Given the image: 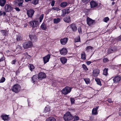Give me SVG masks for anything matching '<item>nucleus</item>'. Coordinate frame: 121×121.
I'll use <instances>...</instances> for the list:
<instances>
[{
    "instance_id": "1",
    "label": "nucleus",
    "mask_w": 121,
    "mask_h": 121,
    "mask_svg": "<svg viewBox=\"0 0 121 121\" xmlns=\"http://www.w3.org/2000/svg\"><path fill=\"white\" fill-rule=\"evenodd\" d=\"M64 118L65 121H69L71 120L73 117L70 112H67L64 115Z\"/></svg>"
},
{
    "instance_id": "2",
    "label": "nucleus",
    "mask_w": 121,
    "mask_h": 121,
    "mask_svg": "<svg viewBox=\"0 0 121 121\" xmlns=\"http://www.w3.org/2000/svg\"><path fill=\"white\" fill-rule=\"evenodd\" d=\"M71 88L68 86L65 87L61 91L62 93L64 95H66L71 91Z\"/></svg>"
},
{
    "instance_id": "3",
    "label": "nucleus",
    "mask_w": 121,
    "mask_h": 121,
    "mask_svg": "<svg viewBox=\"0 0 121 121\" xmlns=\"http://www.w3.org/2000/svg\"><path fill=\"white\" fill-rule=\"evenodd\" d=\"M20 86L18 84H16L14 85L12 88V90L16 93H17L20 91L21 90Z\"/></svg>"
},
{
    "instance_id": "4",
    "label": "nucleus",
    "mask_w": 121,
    "mask_h": 121,
    "mask_svg": "<svg viewBox=\"0 0 121 121\" xmlns=\"http://www.w3.org/2000/svg\"><path fill=\"white\" fill-rule=\"evenodd\" d=\"M113 78V82L114 83H118L121 80V76L120 75H117L112 77Z\"/></svg>"
},
{
    "instance_id": "5",
    "label": "nucleus",
    "mask_w": 121,
    "mask_h": 121,
    "mask_svg": "<svg viewBox=\"0 0 121 121\" xmlns=\"http://www.w3.org/2000/svg\"><path fill=\"white\" fill-rule=\"evenodd\" d=\"M30 26L32 27L33 28L36 27L39 25V22L38 21L34 20L30 22Z\"/></svg>"
},
{
    "instance_id": "6",
    "label": "nucleus",
    "mask_w": 121,
    "mask_h": 121,
    "mask_svg": "<svg viewBox=\"0 0 121 121\" xmlns=\"http://www.w3.org/2000/svg\"><path fill=\"white\" fill-rule=\"evenodd\" d=\"M32 45V43L30 41H28L24 43L23 46L25 49H26L30 47Z\"/></svg>"
},
{
    "instance_id": "7",
    "label": "nucleus",
    "mask_w": 121,
    "mask_h": 121,
    "mask_svg": "<svg viewBox=\"0 0 121 121\" xmlns=\"http://www.w3.org/2000/svg\"><path fill=\"white\" fill-rule=\"evenodd\" d=\"M13 9L12 7L9 5L7 4L5 7L4 9L5 11L6 12H11Z\"/></svg>"
},
{
    "instance_id": "8",
    "label": "nucleus",
    "mask_w": 121,
    "mask_h": 121,
    "mask_svg": "<svg viewBox=\"0 0 121 121\" xmlns=\"http://www.w3.org/2000/svg\"><path fill=\"white\" fill-rule=\"evenodd\" d=\"M50 57V54H48L46 56L43 57V59L44 64H46L48 62Z\"/></svg>"
},
{
    "instance_id": "9",
    "label": "nucleus",
    "mask_w": 121,
    "mask_h": 121,
    "mask_svg": "<svg viewBox=\"0 0 121 121\" xmlns=\"http://www.w3.org/2000/svg\"><path fill=\"white\" fill-rule=\"evenodd\" d=\"M34 11L32 9L28 10L27 12V14L28 16L30 17H32L34 13Z\"/></svg>"
},
{
    "instance_id": "10",
    "label": "nucleus",
    "mask_w": 121,
    "mask_h": 121,
    "mask_svg": "<svg viewBox=\"0 0 121 121\" xmlns=\"http://www.w3.org/2000/svg\"><path fill=\"white\" fill-rule=\"evenodd\" d=\"M29 37L30 39L33 42H36L37 40V38L35 35L34 34H31L29 35Z\"/></svg>"
},
{
    "instance_id": "11",
    "label": "nucleus",
    "mask_w": 121,
    "mask_h": 121,
    "mask_svg": "<svg viewBox=\"0 0 121 121\" xmlns=\"http://www.w3.org/2000/svg\"><path fill=\"white\" fill-rule=\"evenodd\" d=\"M46 77L45 74L43 73H40L38 74V79H39L41 80L45 78Z\"/></svg>"
},
{
    "instance_id": "12",
    "label": "nucleus",
    "mask_w": 121,
    "mask_h": 121,
    "mask_svg": "<svg viewBox=\"0 0 121 121\" xmlns=\"http://www.w3.org/2000/svg\"><path fill=\"white\" fill-rule=\"evenodd\" d=\"M50 111V108L48 106L46 107L44 111V115L47 116H48L49 114V112Z\"/></svg>"
},
{
    "instance_id": "13",
    "label": "nucleus",
    "mask_w": 121,
    "mask_h": 121,
    "mask_svg": "<svg viewBox=\"0 0 121 121\" xmlns=\"http://www.w3.org/2000/svg\"><path fill=\"white\" fill-rule=\"evenodd\" d=\"M91 8H95L98 5V3L94 1H91L90 2Z\"/></svg>"
},
{
    "instance_id": "14",
    "label": "nucleus",
    "mask_w": 121,
    "mask_h": 121,
    "mask_svg": "<svg viewBox=\"0 0 121 121\" xmlns=\"http://www.w3.org/2000/svg\"><path fill=\"white\" fill-rule=\"evenodd\" d=\"M86 22L87 24L89 26H90L93 24L94 21V20H93L89 17H87V18Z\"/></svg>"
},
{
    "instance_id": "15",
    "label": "nucleus",
    "mask_w": 121,
    "mask_h": 121,
    "mask_svg": "<svg viewBox=\"0 0 121 121\" xmlns=\"http://www.w3.org/2000/svg\"><path fill=\"white\" fill-rule=\"evenodd\" d=\"M99 73V70L98 69H95L93 70V75L94 77H97Z\"/></svg>"
},
{
    "instance_id": "16",
    "label": "nucleus",
    "mask_w": 121,
    "mask_h": 121,
    "mask_svg": "<svg viewBox=\"0 0 121 121\" xmlns=\"http://www.w3.org/2000/svg\"><path fill=\"white\" fill-rule=\"evenodd\" d=\"M68 39L67 38H64L63 39H61L60 41L61 44L63 45L65 44L68 41Z\"/></svg>"
},
{
    "instance_id": "17",
    "label": "nucleus",
    "mask_w": 121,
    "mask_h": 121,
    "mask_svg": "<svg viewBox=\"0 0 121 121\" xmlns=\"http://www.w3.org/2000/svg\"><path fill=\"white\" fill-rule=\"evenodd\" d=\"M60 52L61 54L65 55L67 53V51L66 49L63 48L61 50H60Z\"/></svg>"
},
{
    "instance_id": "18",
    "label": "nucleus",
    "mask_w": 121,
    "mask_h": 121,
    "mask_svg": "<svg viewBox=\"0 0 121 121\" xmlns=\"http://www.w3.org/2000/svg\"><path fill=\"white\" fill-rule=\"evenodd\" d=\"M99 107L98 106L93 108L92 111V114L93 115H96L98 114L97 111Z\"/></svg>"
},
{
    "instance_id": "19",
    "label": "nucleus",
    "mask_w": 121,
    "mask_h": 121,
    "mask_svg": "<svg viewBox=\"0 0 121 121\" xmlns=\"http://www.w3.org/2000/svg\"><path fill=\"white\" fill-rule=\"evenodd\" d=\"M60 61L61 63L63 64H64L66 63L67 60V59L64 57H62L60 59Z\"/></svg>"
},
{
    "instance_id": "20",
    "label": "nucleus",
    "mask_w": 121,
    "mask_h": 121,
    "mask_svg": "<svg viewBox=\"0 0 121 121\" xmlns=\"http://www.w3.org/2000/svg\"><path fill=\"white\" fill-rule=\"evenodd\" d=\"M32 79L33 82L34 83L37 82L38 79V78L37 76L36 75H34L32 78Z\"/></svg>"
},
{
    "instance_id": "21",
    "label": "nucleus",
    "mask_w": 121,
    "mask_h": 121,
    "mask_svg": "<svg viewBox=\"0 0 121 121\" xmlns=\"http://www.w3.org/2000/svg\"><path fill=\"white\" fill-rule=\"evenodd\" d=\"M1 117L2 118V119L4 120V121L8 120L9 119V117L7 115H5L4 116L2 115L1 116Z\"/></svg>"
},
{
    "instance_id": "22",
    "label": "nucleus",
    "mask_w": 121,
    "mask_h": 121,
    "mask_svg": "<svg viewBox=\"0 0 121 121\" xmlns=\"http://www.w3.org/2000/svg\"><path fill=\"white\" fill-rule=\"evenodd\" d=\"M71 28L74 31H75L77 30V27L75 24H72L70 26Z\"/></svg>"
},
{
    "instance_id": "23",
    "label": "nucleus",
    "mask_w": 121,
    "mask_h": 121,
    "mask_svg": "<svg viewBox=\"0 0 121 121\" xmlns=\"http://www.w3.org/2000/svg\"><path fill=\"white\" fill-rule=\"evenodd\" d=\"M40 28L43 30H46L47 29V27L45 23L43 22L40 26Z\"/></svg>"
},
{
    "instance_id": "24",
    "label": "nucleus",
    "mask_w": 121,
    "mask_h": 121,
    "mask_svg": "<svg viewBox=\"0 0 121 121\" xmlns=\"http://www.w3.org/2000/svg\"><path fill=\"white\" fill-rule=\"evenodd\" d=\"M64 21L65 22L69 23L70 22V18L69 16H68L64 19Z\"/></svg>"
},
{
    "instance_id": "25",
    "label": "nucleus",
    "mask_w": 121,
    "mask_h": 121,
    "mask_svg": "<svg viewBox=\"0 0 121 121\" xmlns=\"http://www.w3.org/2000/svg\"><path fill=\"white\" fill-rule=\"evenodd\" d=\"M6 3V0H0V5L3 7L4 5Z\"/></svg>"
},
{
    "instance_id": "26",
    "label": "nucleus",
    "mask_w": 121,
    "mask_h": 121,
    "mask_svg": "<svg viewBox=\"0 0 121 121\" xmlns=\"http://www.w3.org/2000/svg\"><path fill=\"white\" fill-rule=\"evenodd\" d=\"M60 21V18H55L53 19V23L54 24H57L59 23Z\"/></svg>"
},
{
    "instance_id": "27",
    "label": "nucleus",
    "mask_w": 121,
    "mask_h": 121,
    "mask_svg": "<svg viewBox=\"0 0 121 121\" xmlns=\"http://www.w3.org/2000/svg\"><path fill=\"white\" fill-rule=\"evenodd\" d=\"M46 121H56V120L55 118L51 117L48 118L46 120Z\"/></svg>"
},
{
    "instance_id": "28",
    "label": "nucleus",
    "mask_w": 121,
    "mask_h": 121,
    "mask_svg": "<svg viewBox=\"0 0 121 121\" xmlns=\"http://www.w3.org/2000/svg\"><path fill=\"white\" fill-rule=\"evenodd\" d=\"M1 32L4 36H6L8 35V32L6 30H2Z\"/></svg>"
},
{
    "instance_id": "29",
    "label": "nucleus",
    "mask_w": 121,
    "mask_h": 121,
    "mask_svg": "<svg viewBox=\"0 0 121 121\" xmlns=\"http://www.w3.org/2000/svg\"><path fill=\"white\" fill-rule=\"evenodd\" d=\"M29 69L30 70L32 71L35 68V67L32 65L30 64L28 65Z\"/></svg>"
},
{
    "instance_id": "30",
    "label": "nucleus",
    "mask_w": 121,
    "mask_h": 121,
    "mask_svg": "<svg viewBox=\"0 0 121 121\" xmlns=\"http://www.w3.org/2000/svg\"><path fill=\"white\" fill-rule=\"evenodd\" d=\"M114 49L113 48H111L108 49V54H110L114 52L115 51Z\"/></svg>"
},
{
    "instance_id": "31",
    "label": "nucleus",
    "mask_w": 121,
    "mask_h": 121,
    "mask_svg": "<svg viewBox=\"0 0 121 121\" xmlns=\"http://www.w3.org/2000/svg\"><path fill=\"white\" fill-rule=\"evenodd\" d=\"M66 13V10L65 9H64L62 10V13L61 14V16L62 17H64Z\"/></svg>"
},
{
    "instance_id": "32",
    "label": "nucleus",
    "mask_w": 121,
    "mask_h": 121,
    "mask_svg": "<svg viewBox=\"0 0 121 121\" xmlns=\"http://www.w3.org/2000/svg\"><path fill=\"white\" fill-rule=\"evenodd\" d=\"M93 47L91 46H87L86 48V51L87 52L90 51V50H91L93 49Z\"/></svg>"
},
{
    "instance_id": "33",
    "label": "nucleus",
    "mask_w": 121,
    "mask_h": 121,
    "mask_svg": "<svg viewBox=\"0 0 121 121\" xmlns=\"http://www.w3.org/2000/svg\"><path fill=\"white\" fill-rule=\"evenodd\" d=\"M95 81L97 82V84L98 85L100 86H101L102 85V84L101 83V82L100 81V80L99 79L97 78H96L95 79Z\"/></svg>"
},
{
    "instance_id": "34",
    "label": "nucleus",
    "mask_w": 121,
    "mask_h": 121,
    "mask_svg": "<svg viewBox=\"0 0 121 121\" xmlns=\"http://www.w3.org/2000/svg\"><path fill=\"white\" fill-rule=\"evenodd\" d=\"M67 3L66 2H63L61 3L60 6L62 7H65L67 6Z\"/></svg>"
},
{
    "instance_id": "35",
    "label": "nucleus",
    "mask_w": 121,
    "mask_h": 121,
    "mask_svg": "<svg viewBox=\"0 0 121 121\" xmlns=\"http://www.w3.org/2000/svg\"><path fill=\"white\" fill-rule=\"evenodd\" d=\"M31 3L35 5H36L38 4L39 0H32Z\"/></svg>"
},
{
    "instance_id": "36",
    "label": "nucleus",
    "mask_w": 121,
    "mask_h": 121,
    "mask_svg": "<svg viewBox=\"0 0 121 121\" xmlns=\"http://www.w3.org/2000/svg\"><path fill=\"white\" fill-rule=\"evenodd\" d=\"M23 2V0H20L18 1V5L19 6H22V4Z\"/></svg>"
},
{
    "instance_id": "37",
    "label": "nucleus",
    "mask_w": 121,
    "mask_h": 121,
    "mask_svg": "<svg viewBox=\"0 0 121 121\" xmlns=\"http://www.w3.org/2000/svg\"><path fill=\"white\" fill-rule=\"evenodd\" d=\"M108 69H105L103 71V74L105 75H107L108 74Z\"/></svg>"
},
{
    "instance_id": "38",
    "label": "nucleus",
    "mask_w": 121,
    "mask_h": 121,
    "mask_svg": "<svg viewBox=\"0 0 121 121\" xmlns=\"http://www.w3.org/2000/svg\"><path fill=\"white\" fill-rule=\"evenodd\" d=\"M17 41H19L22 39V38L20 35H17Z\"/></svg>"
},
{
    "instance_id": "39",
    "label": "nucleus",
    "mask_w": 121,
    "mask_h": 121,
    "mask_svg": "<svg viewBox=\"0 0 121 121\" xmlns=\"http://www.w3.org/2000/svg\"><path fill=\"white\" fill-rule=\"evenodd\" d=\"M84 80L86 84H88L90 83V81L89 79L88 78H86L84 79Z\"/></svg>"
},
{
    "instance_id": "40",
    "label": "nucleus",
    "mask_w": 121,
    "mask_h": 121,
    "mask_svg": "<svg viewBox=\"0 0 121 121\" xmlns=\"http://www.w3.org/2000/svg\"><path fill=\"white\" fill-rule=\"evenodd\" d=\"M43 14H42L39 17V22H41L42 21L43 18Z\"/></svg>"
},
{
    "instance_id": "41",
    "label": "nucleus",
    "mask_w": 121,
    "mask_h": 121,
    "mask_svg": "<svg viewBox=\"0 0 121 121\" xmlns=\"http://www.w3.org/2000/svg\"><path fill=\"white\" fill-rule=\"evenodd\" d=\"M109 18H108V17H104L103 19V21L104 22H107L108 21H109Z\"/></svg>"
},
{
    "instance_id": "42",
    "label": "nucleus",
    "mask_w": 121,
    "mask_h": 121,
    "mask_svg": "<svg viewBox=\"0 0 121 121\" xmlns=\"http://www.w3.org/2000/svg\"><path fill=\"white\" fill-rule=\"evenodd\" d=\"M75 42L80 41V37H78L76 38L75 39Z\"/></svg>"
},
{
    "instance_id": "43",
    "label": "nucleus",
    "mask_w": 121,
    "mask_h": 121,
    "mask_svg": "<svg viewBox=\"0 0 121 121\" xmlns=\"http://www.w3.org/2000/svg\"><path fill=\"white\" fill-rule=\"evenodd\" d=\"M52 9L58 11L60 10L59 8L58 7H54L52 8Z\"/></svg>"
},
{
    "instance_id": "44",
    "label": "nucleus",
    "mask_w": 121,
    "mask_h": 121,
    "mask_svg": "<svg viewBox=\"0 0 121 121\" xmlns=\"http://www.w3.org/2000/svg\"><path fill=\"white\" fill-rule=\"evenodd\" d=\"M5 80V78L4 77H2L0 80V83L3 82Z\"/></svg>"
},
{
    "instance_id": "45",
    "label": "nucleus",
    "mask_w": 121,
    "mask_h": 121,
    "mask_svg": "<svg viewBox=\"0 0 121 121\" xmlns=\"http://www.w3.org/2000/svg\"><path fill=\"white\" fill-rule=\"evenodd\" d=\"M82 66L83 68L85 70H88V69L86 66L84 64H83Z\"/></svg>"
},
{
    "instance_id": "46",
    "label": "nucleus",
    "mask_w": 121,
    "mask_h": 121,
    "mask_svg": "<svg viewBox=\"0 0 121 121\" xmlns=\"http://www.w3.org/2000/svg\"><path fill=\"white\" fill-rule=\"evenodd\" d=\"M90 0H82V2L85 3H87L89 2L90 1Z\"/></svg>"
},
{
    "instance_id": "47",
    "label": "nucleus",
    "mask_w": 121,
    "mask_h": 121,
    "mask_svg": "<svg viewBox=\"0 0 121 121\" xmlns=\"http://www.w3.org/2000/svg\"><path fill=\"white\" fill-rule=\"evenodd\" d=\"M81 58L83 60H85L86 59L85 56L84 54H82Z\"/></svg>"
},
{
    "instance_id": "48",
    "label": "nucleus",
    "mask_w": 121,
    "mask_h": 121,
    "mask_svg": "<svg viewBox=\"0 0 121 121\" xmlns=\"http://www.w3.org/2000/svg\"><path fill=\"white\" fill-rule=\"evenodd\" d=\"M109 61V60L107 58H104L103 59V62L104 63H106Z\"/></svg>"
},
{
    "instance_id": "49",
    "label": "nucleus",
    "mask_w": 121,
    "mask_h": 121,
    "mask_svg": "<svg viewBox=\"0 0 121 121\" xmlns=\"http://www.w3.org/2000/svg\"><path fill=\"white\" fill-rule=\"evenodd\" d=\"M74 121H77L79 119V117L78 116H75L74 118Z\"/></svg>"
},
{
    "instance_id": "50",
    "label": "nucleus",
    "mask_w": 121,
    "mask_h": 121,
    "mask_svg": "<svg viewBox=\"0 0 121 121\" xmlns=\"http://www.w3.org/2000/svg\"><path fill=\"white\" fill-rule=\"evenodd\" d=\"M70 101L71 103V104H73L74 103L75 100L73 98H70Z\"/></svg>"
},
{
    "instance_id": "51",
    "label": "nucleus",
    "mask_w": 121,
    "mask_h": 121,
    "mask_svg": "<svg viewBox=\"0 0 121 121\" xmlns=\"http://www.w3.org/2000/svg\"><path fill=\"white\" fill-rule=\"evenodd\" d=\"M78 30L79 33H82V29L81 27H79L78 28Z\"/></svg>"
},
{
    "instance_id": "52",
    "label": "nucleus",
    "mask_w": 121,
    "mask_h": 121,
    "mask_svg": "<svg viewBox=\"0 0 121 121\" xmlns=\"http://www.w3.org/2000/svg\"><path fill=\"white\" fill-rule=\"evenodd\" d=\"M55 1L54 0H52L51 2V5L52 6H53L55 4Z\"/></svg>"
},
{
    "instance_id": "53",
    "label": "nucleus",
    "mask_w": 121,
    "mask_h": 121,
    "mask_svg": "<svg viewBox=\"0 0 121 121\" xmlns=\"http://www.w3.org/2000/svg\"><path fill=\"white\" fill-rule=\"evenodd\" d=\"M16 61V59H15L14 60H13L12 62V64H15Z\"/></svg>"
},
{
    "instance_id": "54",
    "label": "nucleus",
    "mask_w": 121,
    "mask_h": 121,
    "mask_svg": "<svg viewBox=\"0 0 121 121\" xmlns=\"http://www.w3.org/2000/svg\"><path fill=\"white\" fill-rule=\"evenodd\" d=\"M108 102L110 103H111L113 102L111 99H108Z\"/></svg>"
},
{
    "instance_id": "55",
    "label": "nucleus",
    "mask_w": 121,
    "mask_h": 121,
    "mask_svg": "<svg viewBox=\"0 0 121 121\" xmlns=\"http://www.w3.org/2000/svg\"><path fill=\"white\" fill-rule=\"evenodd\" d=\"M4 59V57H2L0 59V62L3 61Z\"/></svg>"
},
{
    "instance_id": "56",
    "label": "nucleus",
    "mask_w": 121,
    "mask_h": 121,
    "mask_svg": "<svg viewBox=\"0 0 121 121\" xmlns=\"http://www.w3.org/2000/svg\"><path fill=\"white\" fill-rule=\"evenodd\" d=\"M18 48L20 49V50H22V48L21 46H20V45H18L17 47V48Z\"/></svg>"
},
{
    "instance_id": "57",
    "label": "nucleus",
    "mask_w": 121,
    "mask_h": 121,
    "mask_svg": "<svg viewBox=\"0 0 121 121\" xmlns=\"http://www.w3.org/2000/svg\"><path fill=\"white\" fill-rule=\"evenodd\" d=\"M91 62L90 61H87L86 62V63L88 65H90L91 63Z\"/></svg>"
},
{
    "instance_id": "58",
    "label": "nucleus",
    "mask_w": 121,
    "mask_h": 121,
    "mask_svg": "<svg viewBox=\"0 0 121 121\" xmlns=\"http://www.w3.org/2000/svg\"><path fill=\"white\" fill-rule=\"evenodd\" d=\"M15 9L17 11H20V9L18 8H16Z\"/></svg>"
},
{
    "instance_id": "59",
    "label": "nucleus",
    "mask_w": 121,
    "mask_h": 121,
    "mask_svg": "<svg viewBox=\"0 0 121 121\" xmlns=\"http://www.w3.org/2000/svg\"><path fill=\"white\" fill-rule=\"evenodd\" d=\"M118 40L121 41V36L119 37L118 38Z\"/></svg>"
},
{
    "instance_id": "60",
    "label": "nucleus",
    "mask_w": 121,
    "mask_h": 121,
    "mask_svg": "<svg viewBox=\"0 0 121 121\" xmlns=\"http://www.w3.org/2000/svg\"><path fill=\"white\" fill-rule=\"evenodd\" d=\"M3 12L2 11H0V16H1L3 14Z\"/></svg>"
},
{
    "instance_id": "61",
    "label": "nucleus",
    "mask_w": 121,
    "mask_h": 121,
    "mask_svg": "<svg viewBox=\"0 0 121 121\" xmlns=\"http://www.w3.org/2000/svg\"><path fill=\"white\" fill-rule=\"evenodd\" d=\"M66 13H69V12L68 10H66Z\"/></svg>"
},
{
    "instance_id": "62",
    "label": "nucleus",
    "mask_w": 121,
    "mask_h": 121,
    "mask_svg": "<svg viewBox=\"0 0 121 121\" xmlns=\"http://www.w3.org/2000/svg\"><path fill=\"white\" fill-rule=\"evenodd\" d=\"M119 115L120 116H121V112H120L119 113Z\"/></svg>"
},
{
    "instance_id": "63",
    "label": "nucleus",
    "mask_w": 121,
    "mask_h": 121,
    "mask_svg": "<svg viewBox=\"0 0 121 121\" xmlns=\"http://www.w3.org/2000/svg\"><path fill=\"white\" fill-rule=\"evenodd\" d=\"M115 2H112V5H114L115 4Z\"/></svg>"
},
{
    "instance_id": "64",
    "label": "nucleus",
    "mask_w": 121,
    "mask_h": 121,
    "mask_svg": "<svg viewBox=\"0 0 121 121\" xmlns=\"http://www.w3.org/2000/svg\"><path fill=\"white\" fill-rule=\"evenodd\" d=\"M3 13L4 15H6V13L5 12H4Z\"/></svg>"
}]
</instances>
